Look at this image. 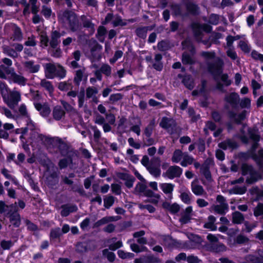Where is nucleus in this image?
<instances>
[{"instance_id":"nucleus-1","label":"nucleus","mask_w":263,"mask_h":263,"mask_svg":"<svg viewBox=\"0 0 263 263\" xmlns=\"http://www.w3.org/2000/svg\"><path fill=\"white\" fill-rule=\"evenodd\" d=\"M1 93L4 102L10 108H14L21 101V93L15 89L10 90L4 83L0 84Z\"/></svg>"},{"instance_id":"nucleus-2","label":"nucleus","mask_w":263,"mask_h":263,"mask_svg":"<svg viewBox=\"0 0 263 263\" xmlns=\"http://www.w3.org/2000/svg\"><path fill=\"white\" fill-rule=\"evenodd\" d=\"M201 55L205 59L207 68L210 72L216 74H220L221 73L223 62L219 58L215 57L214 52H202Z\"/></svg>"},{"instance_id":"nucleus-3","label":"nucleus","mask_w":263,"mask_h":263,"mask_svg":"<svg viewBox=\"0 0 263 263\" xmlns=\"http://www.w3.org/2000/svg\"><path fill=\"white\" fill-rule=\"evenodd\" d=\"M60 21L72 31L78 30L80 27L78 18L75 13L66 10L59 14Z\"/></svg>"},{"instance_id":"nucleus-4","label":"nucleus","mask_w":263,"mask_h":263,"mask_svg":"<svg viewBox=\"0 0 263 263\" xmlns=\"http://www.w3.org/2000/svg\"><path fill=\"white\" fill-rule=\"evenodd\" d=\"M26 119L27 128L31 130V138L37 142H41L43 143H46L50 141L48 137L40 134L36 128V124L31 119L30 116Z\"/></svg>"},{"instance_id":"nucleus-5","label":"nucleus","mask_w":263,"mask_h":263,"mask_svg":"<svg viewBox=\"0 0 263 263\" xmlns=\"http://www.w3.org/2000/svg\"><path fill=\"white\" fill-rule=\"evenodd\" d=\"M242 174L247 175L246 181L248 183H253L261 178L259 173L254 171L251 166L246 164L242 166Z\"/></svg>"},{"instance_id":"nucleus-6","label":"nucleus","mask_w":263,"mask_h":263,"mask_svg":"<svg viewBox=\"0 0 263 263\" xmlns=\"http://www.w3.org/2000/svg\"><path fill=\"white\" fill-rule=\"evenodd\" d=\"M211 209L218 214H224L228 211L229 206L225 198L221 195H218L216 204H213Z\"/></svg>"},{"instance_id":"nucleus-7","label":"nucleus","mask_w":263,"mask_h":263,"mask_svg":"<svg viewBox=\"0 0 263 263\" xmlns=\"http://www.w3.org/2000/svg\"><path fill=\"white\" fill-rule=\"evenodd\" d=\"M6 71L8 75L9 79L12 82L21 86L26 85L27 79L22 74L16 73L14 68H6Z\"/></svg>"},{"instance_id":"nucleus-8","label":"nucleus","mask_w":263,"mask_h":263,"mask_svg":"<svg viewBox=\"0 0 263 263\" xmlns=\"http://www.w3.org/2000/svg\"><path fill=\"white\" fill-rule=\"evenodd\" d=\"M160 126L162 128L167 129L171 135L176 132V124L175 121L172 119L163 117L160 123Z\"/></svg>"},{"instance_id":"nucleus-9","label":"nucleus","mask_w":263,"mask_h":263,"mask_svg":"<svg viewBox=\"0 0 263 263\" xmlns=\"http://www.w3.org/2000/svg\"><path fill=\"white\" fill-rule=\"evenodd\" d=\"M182 173V169L178 166L174 165L168 167L167 171L163 174V176L168 179H173L179 177Z\"/></svg>"},{"instance_id":"nucleus-10","label":"nucleus","mask_w":263,"mask_h":263,"mask_svg":"<svg viewBox=\"0 0 263 263\" xmlns=\"http://www.w3.org/2000/svg\"><path fill=\"white\" fill-rule=\"evenodd\" d=\"M192 28L197 40L199 42H201L199 36L201 35L202 31L209 32L211 30V27L206 24L200 25L198 23H194L192 25Z\"/></svg>"},{"instance_id":"nucleus-11","label":"nucleus","mask_w":263,"mask_h":263,"mask_svg":"<svg viewBox=\"0 0 263 263\" xmlns=\"http://www.w3.org/2000/svg\"><path fill=\"white\" fill-rule=\"evenodd\" d=\"M25 70L29 73L37 72L40 69V65L33 61H27L23 63Z\"/></svg>"},{"instance_id":"nucleus-12","label":"nucleus","mask_w":263,"mask_h":263,"mask_svg":"<svg viewBox=\"0 0 263 263\" xmlns=\"http://www.w3.org/2000/svg\"><path fill=\"white\" fill-rule=\"evenodd\" d=\"M193 208L192 206H189L181 213V217L179 221L182 224H185L189 222L193 216Z\"/></svg>"},{"instance_id":"nucleus-13","label":"nucleus","mask_w":263,"mask_h":263,"mask_svg":"<svg viewBox=\"0 0 263 263\" xmlns=\"http://www.w3.org/2000/svg\"><path fill=\"white\" fill-rule=\"evenodd\" d=\"M62 35V34L57 30L51 32L49 41V45L51 48L54 49L57 47L61 42L60 37Z\"/></svg>"},{"instance_id":"nucleus-14","label":"nucleus","mask_w":263,"mask_h":263,"mask_svg":"<svg viewBox=\"0 0 263 263\" xmlns=\"http://www.w3.org/2000/svg\"><path fill=\"white\" fill-rule=\"evenodd\" d=\"M46 77L49 79H53L56 77L57 66L51 63H47L44 65Z\"/></svg>"},{"instance_id":"nucleus-15","label":"nucleus","mask_w":263,"mask_h":263,"mask_svg":"<svg viewBox=\"0 0 263 263\" xmlns=\"http://www.w3.org/2000/svg\"><path fill=\"white\" fill-rule=\"evenodd\" d=\"M225 101L233 107L236 106L240 101L239 95L235 92L231 93L225 97Z\"/></svg>"},{"instance_id":"nucleus-16","label":"nucleus","mask_w":263,"mask_h":263,"mask_svg":"<svg viewBox=\"0 0 263 263\" xmlns=\"http://www.w3.org/2000/svg\"><path fill=\"white\" fill-rule=\"evenodd\" d=\"M120 219L119 216H106L97 221L93 224L94 228H98L101 226L112 221H116Z\"/></svg>"},{"instance_id":"nucleus-17","label":"nucleus","mask_w":263,"mask_h":263,"mask_svg":"<svg viewBox=\"0 0 263 263\" xmlns=\"http://www.w3.org/2000/svg\"><path fill=\"white\" fill-rule=\"evenodd\" d=\"M160 188L162 192L168 196V197L172 198V194L175 187V185L171 183H161L159 184Z\"/></svg>"},{"instance_id":"nucleus-18","label":"nucleus","mask_w":263,"mask_h":263,"mask_svg":"<svg viewBox=\"0 0 263 263\" xmlns=\"http://www.w3.org/2000/svg\"><path fill=\"white\" fill-rule=\"evenodd\" d=\"M191 189L193 193L197 196L202 195L204 193L203 187L198 184L197 180H194L192 182Z\"/></svg>"},{"instance_id":"nucleus-19","label":"nucleus","mask_w":263,"mask_h":263,"mask_svg":"<svg viewBox=\"0 0 263 263\" xmlns=\"http://www.w3.org/2000/svg\"><path fill=\"white\" fill-rule=\"evenodd\" d=\"M191 194L187 189H182L180 191V197L182 202L184 203L189 204L191 203Z\"/></svg>"},{"instance_id":"nucleus-20","label":"nucleus","mask_w":263,"mask_h":263,"mask_svg":"<svg viewBox=\"0 0 263 263\" xmlns=\"http://www.w3.org/2000/svg\"><path fill=\"white\" fill-rule=\"evenodd\" d=\"M35 108L40 111L42 116L46 117L50 113V109L46 104L42 105L40 103L35 104Z\"/></svg>"},{"instance_id":"nucleus-21","label":"nucleus","mask_w":263,"mask_h":263,"mask_svg":"<svg viewBox=\"0 0 263 263\" xmlns=\"http://www.w3.org/2000/svg\"><path fill=\"white\" fill-rule=\"evenodd\" d=\"M213 164H214L213 161L211 159H208L205 160L204 165L202 166V167L201 168V169L202 170V173L208 180H211V173H210L208 167L206 166V165H213Z\"/></svg>"},{"instance_id":"nucleus-22","label":"nucleus","mask_w":263,"mask_h":263,"mask_svg":"<svg viewBox=\"0 0 263 263\" xmlns=\"http://www.w3.org/2000/svg\"><path fill=\"white\" fill-rule=\"evenodd\" d=\"M13 34L11 37V40L13 41H20L23 39V35L21 29L15 25L12 26Z\"/></svg>"},{"instance_id":"nucleus-23","label":"nucleus","mask_w":263,"mask_h":263,"mask_svg":"<svg viewBox=\"0 0 263 263\" xmlns=\"http://www.w3.org/2000/svg\"><path fill=\"white\" fill-rule=\"evenodd\" d=\"M247 111L244 110L238 115L233 111H230L229 113V117L234 119L237 123H240L241 121L243 120L246 118Z\"/></svg>"},{"instance_id":"nucleus-24","label":"nucleus","mask_w":263,"mask_h":263,"mask_svg":"<svg viewBox=\"0 0 263 263\" xmlns=\"http://www.w3.org/2000/svg\"><path fill=\"white\" fill-rule=\"evenodd\" d=\"M52 115L55 120H59L64 116L65 111L60 106H57L53 109Z\"/></svg>"},{"instance_id":"nucleus-25","label":"nucleus","mask_w":263,"mask_h":263,"mask_svg":"<svg viewBox=\"0 0 263 263\" xmlns=\"http://www.w3.org/2000/svg\"><path fill=\"white\" fill-rule=\"evenodd\" d=\"M2 49L3 53L8 56L12 58H16L18 57L17 52L14 49L8 46L4 45L2 47Z\"/></svg>"},{"instance_id":"nucleus-26","label":"nucleus","mask_w":263,"mask_h":263,"mask_svg":"<svg viewBox=\"0 0 263 263\" xmlns=\"http://www.w3.org/2000/svg\"><path fill=\"white\" fill-rule=\"evenodd\" d=\"M162 57L160 54H156L155 56L153 67L158 71H161L163 68V64L161 62Z\"/></svg>"},{"instance_id":"nucleus-27","label":"nucleus","mask_w":263,"mask_h":263,"mask_svg":"<svg viewBox=\"0 0 263 263\" xmlns=\"http://www.w3.org/2000/svg\"><path fill=\"white\" fill-rule=\"evenodd\" d=\"M184 154V153H183L182 151L179 149H176L172 155V161L174 163H179V162H181V160H182L183 155Z\"/></svg>"},{"instance_id":"nucleus-28","label":"nucleus","mask_w":263,"mask_h":263,"mask_svg":"<svg viewBox=\"0 0 263 263\" xmlns=\"http://www.w3.org/2000/svg\"><path fill=\"white\" fill-rule=\"evenodd\" d=\"M218 146L220 148H221L223 149H226L228 148H234L236 147L237 144L235 141L228 139L218 144Z\"/></svg>"},{"instance_id":"nucleus-29","label":"nucleus","mask_w":263,"mask_h":263,"mask_svg":"<svg viewBox=\"0 0 263 263\" xmlns=\"http://www.w3.org/2000/svg\"><path fill=\"white\" fill-rule=\"evenodd\" d=\"M194 161V158L189 155L187 153H184L180 165L183 167H186L189 165L193 164Z\"/></svg>"},{"instance_id":"nucleus-30","label":"nucleus","mask_w":263,"mask_h":263,"mask_svg":"<svg viewBox=\"0 0 263 263\" xmlns=\"http://www.w3.org/2000/svg\"><path fill=\"white\" fill-rule=\"evenodd\" d=\"M162 206L164 209H167L173 214L177 213L180 210L179 205L175 203L171 204L165 202L163 204Z\"/></svg>"},{"instance_id":"nucleus-31","label":"nucleus","mask_w":263,"mask_h":263,"mask_svg":"<svg viewBox=\"0 0 263 263\" xmlns=\"http://www.w3.org/2000/svg\"><path fill=\"white\" fill-rule=\"evenodd\" d=\"M0 114L4 115L8 119H15V115L12 113V111L9 108L5 106H0Z\"/></svg>"},{"instance_id":"nucleus-32","label":"nucleus","mask_w":263,"mask_h":263,"mask_svg":"<svg viewBox=\"0 0 263 263\" xmlns=\"http://www.w3.org/2000/svg\"><path fill=\"white\" fill-rule=\"evenodd\" d=\"M126 159L130 160L132 162L134 163H138L139 160V156L137 155H135L133 149L131 148H128L127 149Z\"/></svg>"},{"instance_id":"nucleus-33","label":"nucleus","mask_w":263,"mask_h":263,"mask_svg":"<svg viewBox=\"0 0 263 263\" xmlns=\"http://www.w3.org/2000/svg\"><path fill=\"white\" fill-rule=\"evenodd\" d=\"M216 221V218L214 216L211 215L208 217V222H206L204 224V227L206 229H209L211 231H215L217 229V227L214 224V222Z\"/></svg>"},{"instance_id":"nucleus-34","label":"nucleus","mask_w":263,"mask_h":263,"mask_svg":"<svg viewBox=\"0 0 263 263\" xmlns=\"http://www.w3.org/2000/svg\"><path fill=\"white\" fill-rule=\"evenodd\" d=\"M247 191V187L245 185H235L230 190V193L234 194H243Z\"/></svg>"},{"instance_id":"nucleus-35","label":"nucleus","mask_w":263,"mask_h":263,"mask_svg":"<svg viewBox=\"0 0 263 263\" xmlns=\"http://www.w3.org/2000/svg\"><path fill=\"white\" fill-rule=\"evenodd\" d=\"M121 178L125 180V184L127 187L131 188L133 186L135 179L133 176L127 174H124Z\"/></svg>"},{"instance_id":"nucleus-36","label":"nucleus","mask_w":263,"mask_h":263,"mask_svg":"<svg viewBox=\"0 0 263 263\" xmlns=\"http://www.w3.org/2000/svg\"><path fill=\"white\" fill-rule=\"evenodd\" d=\"M244 217L243 215L239 212H235L232 214V221L234 223L239 224L243 222Z\"/></svg>"},{"instance_id":"nucleus-37","label":"nucleus","mask_w":263,"mask_h":263,"mask_svg":"<svg viewBox=\"0 0 263 263\" xmlns=\"http://www.w3.org/2000/svg\"><path fill=\"white\" fill-rule=\"evenodd\" d=\"M40 85L50 93L53 91L54 88L51 83L46 79L42 80L40 82Z\"/></svg>"},{"instance_id":"nucleus-38","label":"nucleus","mask_w":263,"mask_h":263,"mask_svg":"<svg viewBox=\"0 0 263 263\" xmlns=\"http://www.w3.org/2000/svg\"><path fill=\"white\" fill-rule=\"evenodd\" d=\"M106 33V29L104 26H100L98 29L97 38L101 42H103L105 40V36Z\"/></svg>"},{"instance_id":"nucleus-39","label":"nucleus","mask_w":263,"mask_h":263,"mask_svg":"<svg viewBox=\"0 0 263 263\" xmlns=\"http://www.w3.org/2000/svg\"><path fill=\"white\" fill-rule=\"evenodd\" d=\"M155 125V120H152L149 122V124L145 127L144 131V134L146 137H149L151 136Z\"/></svg>"},{"instance_id":"nucleus-40","label":"nucleus","mask_w":263,"mask_h":263,"mask_svg":"<svg viewBox=\"0 0 263 263\" xmlns=\"http://www.w3.org/2000/svg\"><path fill=\"white\" fill-rule=\"evenodd\" d=\"M77 210V207L75 206H63V209L61 212V214L63 216H68L70 213L74 212Z\"/></svg>"},{"instance_id":"nucleus-41","label":"nucleus","mask_w":263,"mask_h":263,"mask_svg":"<svg viewBox=\"0 0 263 263\" xmlns=\"http://www.w3.org/2000/svg\"><path fill=\"white\" fill-rule=\"evenodd\" d=\"M243 129H247L250 134V137L251 139H252L253 140H254L255 142L253 145L252 148L253 149H255L257 147V142L259 140L260 137L259 135L256 134L251 133L249 130V129L246 126H243Z\"/></svg>"},{"instance_id":"nucleus-42","label":"nucleus","mask_w":263,"mask_h":263,"mask_svg":"<svg viewBox=\"0 0 263 263\" xmlns=\"http://www.w3.org/2000/svg\"><path fill=\"white\" fill-rule=\"evenodd\" d=\"M84 72V69H79L76 71L75 77L74 78V83L79 85L82 80V78L83 77V74Z\"/></svg>"},{"instance_id":"nucleus-43","label":"nucleus","mask_w":263,"mask_h":263,"mask_svg":"<svg viewBox=\"0 0 263 263\" xmlns=\"http://www.w3.org/2000/svg\"><path fill=\"white\" fill-rule=\"evenodd\" d=\"M183 83L185 86L190 89L194 87V82L192 78L190 76H185L183 79Z\"/></svg>"},{"instance_id":"nucleus-44","label":"nucleus","mask_w":263,"mask_h":263,"mask_svg":"<svg viewBox=\"0 0 263 263\" xmlns=\"http://www.w3.org/2000/svg\"><path fill=\"white\" fill-rule=\"evenodd\" d=\"M72 85L71 83L69 82H62L58 85V88L61 91H67L71 89Z\"/></svg>"},{"instance_id":"nucleus-45","label":"nucleus","mask_w":263,"mask_h":263,"mask_svg":"<svg viewBox=\"0 0 263 263\" xmlns=\"http://www.w3.org/2000/svg\"><path fill=\"white\" fill-rule=\"evenodd\" d=\"M40 46L42 48L47 47L49 43V41L47 35L45 33H42L40 35Z\"/></svg>"},{"instance_id":"nucleus-46","label":"nucleus","mask_w":263,"mask_h":263,"mask_svg":"<svg viewBox=\"0 0 263 263\" xmlns=\"http://www.w3.org/2000/svg\"><path fill=\"white\" fill-rule=\"evenodd\" d=\"M182 62L184 64H193L195 63L194 59L186 52L182 55Z\"/></svg>"},{"instance_id":"nucleus-47","label":"nucleus","mask_w":263,"mask_h":263,"mask_svg":"<svg viewBox=\"0 0 263 263\" xmlns=\"http://www.w3.org/2000/svg\"><path fill=\"white\" fill-rule=\"evenodd\" d=\"M1 173L6 178L10 180L14 184H17V180L16 178L10 174L9 172L7 169L3 168L1 171Z\"/></svg>"},{"instance_id":"nucleus-48","label":"nucleus","mask_w":263,"mask_h":263,"mask_svg":"<svg viewBox=\"0 0 263 263\" xmlns=\"http://www.w3.org/2000/svg\"><path fill=\"white\" fill-rule=\"evenodd\" d=\"M19 114L24 118H28L30 115L28 112L27 107L25 104H22L18 107Z\"/></svg>"},{"instance_id":"nucleus-49","label":"nucleus","mask_w":263,"mask_h":263,"mask_svg":"<svg viewBox=\"0 0 263 263\" xmlns=\"http://www.w3.org/2000/svg\"><path fill=\"white\" fill-rule=\"evenodd\" d=\"M10 221L12 224L18 227L20 224V216L18 214L15 213L10 215Z\"/></svg>"},{"instance_id":"nucleus-50","label":"nucleus","mask_w":263,"mask_h":263,"mask_svg":"<svg viewBox=\"0 0 263 263\" xmlns=\"http://www.w3.org/2000/svg\"><path fill=\"white\" fill-rule=\"evenodd\" d=\"M239 47L246 53L249 52L251 49L250 47L248 45V42L247 40L240 41L239 43Z\"/></svg>"},{"instance_id":"nucleus-51","label":"nucleus","mask_w":263,"mask_h":263,"mask_svg":"<svg viewBox=\"0 0 263 263\" xmlns=\"http://www.w3.org/2000/svg\"><path fill=\"white\" fill-rule=\"evenodd\" d=\"M98 92V89L94 87H89L86 90V97L88 98L95 97Z\"/></svg>"},{"instance_id":"nucleus-52","label":"nucleus","mask_w":263,"mask_h":263,"mask_svg":"<svg viewBox=\"0 0 263 263\" xmlns=\"http://www.w3.org/2000/svg\"><path fill=\"white\" fill-rule=\"evenodd\" d=\"M82 20L83 21V24L84 27H87L90 29L91 31L93 33L95 31L94 25L89 20L86 19L85 16H82Z\"/></svg>"},{"instance_id":"nucleus-53","label":"nucleus","mask_w":263,"mask_h":263,"mask_svg":"<svg viewBox=\"0 0 263 263\" xmlns=\"http://www.w3.org/2000/svg\"><path fill=\"white\" fill-rule=\"evenodd\" d=\"M119 257L122 259L133 258L134 257V254L130 252H125L123 250L118 251Z\"/></svg>"},{"instance_id":"nucleus-54","label":"nucleus","mask_w":263,"mask_h":263,"mask_svg":"<svg viewBox=\"0 0 263 263\" xmlns=\"http://www.w3.org/2000/svg\"><path fill=\"white\" fill-rule=\"evenodd\" d=\"M114 201L115 198L113 196H107L104 199V205L106 208L108 209L114 204Z\"/></svg>"},{"instance_id":"nucleus-55","label":"nucleus","mask_w":263,"mask_h":263,"mask_svg":"<svg viewBox=\"0 0 263 263\" xmlns=\"http://www.w3.org/2000/svg\"><path fill=\"white\" fill-rule=\"evenodd\" d=\"M103 255L111 262L114 261L115 259V254L112 252H109L108 249H104L103 251Z\"/></svg>"},{"instance_id":"nucleus-56","label":"nucleus","mask_w":263,"mask_h":263,"mask_svg":"<svg viewBox=\"0 0 263 263\" xmlns=\"http://www.w3.org/2000/svg\"><path fill=\"white\" fill-rule=\"evenodd\" d=\"M183 49H187L193 54L194 52V48L190 40H186L182 43Z\"/></svg>"},{"instance_id":"nucleus-57","label":"nucleus","mask_w":263,"mask_h":263,"mask_svg":"<svg viewBox=\"0 0 263 263\" xmlns=\"http://www.w3.org/2000/svg\"><path fill=\"white\" fill-rule=\"evenodd\" d=\"M100 71L106 76H109L111 74V69L109 65L107 64H103L100 67Z\"/></svg>"},{"instance_id":"nucleus-58","label":"nucleus","mask_w":263,"mask_h":263,"mask_svg":"<svg viewBox=\"0 0 263 263\" xmlns=\"http://www.w3.org/2000/svg\"><path fill=\"white\" fill-rule=\"evenodd\" d=\"M61 232L60 228H57L54 229H52L50 234V239H55L59 237L61 235Z\"/></svg>"},{"instance_id":"nucleus-59","label":"nucleus","mask_w":263,"mask_h":263,"mask_svg":"<svg viewBox=\"0 0 263 263\" xmlns=\"http://www.w3.org/2000/svg\"><path fill=\"white\" fill-rule=\"evenodd\" d=\"M160 198V195L158 194H155L152 196L150 197L148 199L144 201L146 202H151L155 204H157Z\"/></svg>"},{"instance_id":"nucleus-60","label":"nucleus","mask_w":263,"mask_h":263,"mask_svg":"<svg viewBox=\"0 0 263 263\" xmlns=\"http://www.w3.org/2000/svg\"><path fill=\"white\" fill-rule=\"evenodd\" d=\"M147 29L146 27L140 28L136 30L137 35L142 39L146 37Z\"/></svg>"},{"instance_id":"nucleus-61","label":"nucleus","mask_w":263,"mask_h":263,"mask_svg":"<svg viewBox=\"0 0 263 263\" xmlns=\"http://www.w3.org/2000/svg\"><path fill=\"white\" fill-rule=\"evenodd\" d=\"M240 106L243 108H249L251 106V100L249 98H245L240 101Z\"/></svg>"},{"instance_id":"nucleus-62","label":"nucleus","mask_w":263,"mask_h":263,"mask_svg":"<svg viewBox=\"0 0 263 263\" xmlns=\"http://www.w3.org/2000/svg\"><path fill=\"white\" fill-rule=\"evenodd\" d=\"M36 41L35 40V37L34 35H32L28 37L26 41H25L24 44L27 46H35L36 45Z\"/></svg>"},{"instance_id":"nucleus-63","label":"nucleus","mask_w":263,"mask_h":263,"mask_svg":"<svg viewBox=\"0 0 263 263\" xmlns=\"http://www.w3.org/2000/svg\"><path fill=\"white\" fill-rule=\"evenodd\" d=\"M160 262V259L153 255H149L146 257V263H159Z\"/></svg>"},{"instance_id":"nucleus-64","label":"nucleus","mask_w":263,"mask_h":263,"mask_svg":"<svg viewBox=\"0 0 263 263\" xmlns=\"http://www.w3.org/2000/svg\"><path fill=\"white\" fill-rule=\"evenodd\" d=\"M252 58L256 61L263 63V54L259 53L256 50H253L251 52Z\"/></svg>"}]
</instances>
